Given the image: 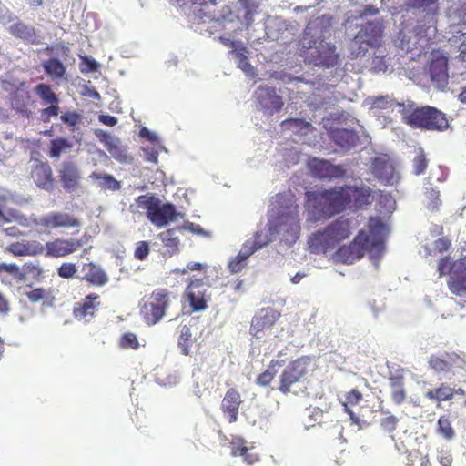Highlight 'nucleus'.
Instances as JSON below:
<instances>
[{"label":"nucleus","mask_w":466,"mask_h":466,"mask_svg":"<svg viewBox=\"0 0 466 466\" xmlns=\"http://www.w3.org/2000/svg\"><path fill=\"white\" fill-rule=\"evenodd\" d=\"M9 33L15 38L20 39L25 44L39 45L41 37L38 35L35 28L28 25L22 21H17L8 27Z\"/></svg>","instance_id":"obj_30"},{"label":"nucleus","mask_w":466,"mask_h":466,"mask_svg":"<svg viewBox=\"0 0 466 466\" xmlns=\"http://www.w3.org/2000/svg\"><path fill=\"white\" fill-rule=\"evenodd\" d=\"M368 235L364 230L359 231L349 245H343L336 251L337 258L346 264H352L361 258L366 252L373 257H380L384 251L386 225L378 217L368 220Z\"/></svg>","instance_id":"obj_2"},{"label":"nucleus","mask_w":466,"mask_h":466,"mask_svg":"<svg viewBox=\"0 0 466 466\" xmlns=\"http://www.w3.org/2000/svg\"><path fill=\"white\" fill-rule=\"evenodd\" d=\"M401 121L414 129L444 132L450 128L447 115L431 106H418L414 102L399 103Z\"/></svg>","instance_id":"obj_3"},{"label":"nucleus","mask_w":466,"mask_h":466,"mask_svg":"<svg viewBox=\"0 0 466 466\" xmlns=\"http://www.w3.org/2000/svg\"><path fill=\"white\" fill-rule=\"evenodd\" d=\"M31 178L37 187L52 191L55 187V178L51 166L47 162H37L31 169Z\"/></svg>","instance_id":"obj_25"},{"label":"nucleus","mask_w":466,"mask_h":466,"mask_svg":"<svg viewBox=\"0 0 466 466\" xmlns=\"http://www.w3.org/2000/svg\"><path fill=\"white\" fill-rule=\"evenodd\" d=\"M274 377L275 372L271 371L270 370H267L257 377L256 383L263 387L268 386L273 380Z\"/></svg>","instance_id":"obj_54"},{"label":"nucleus","mask_w":466,"mask_h":466,"mask_svg":"<svg viewBox=\"0 0 466 466\" xmlns=\"http://www.w3.org/2000/svg\"><path fill=\"white\" fill-rule=\"evenodd\" d=\"M77 271L76 265L73 262H64L57 268V275L62 279H71Z\"/></svg>","instance_id":"obj_51"},{"label":"nucleus","mask_w":466,"mask_h":466,"mask_svg":"<svg viewBox=\"0 0 466 466\" xmlns=\"http://www.w3.org/2000/svg\"><path fill=\"white\" fill-rule=\"evenodd\" d=\"M436 432L442 436L446 441H451L455 437V430L448 416L442 415L439 418L436 427Z\"/></svg>","instance_id":"obj_44"},{"label":"nucleus","mask_w":466,"mask_h":466,"mask_svg":"<svg viewBox=\"0 0 466 466\" xmlns=\"http://www.w3.org/2000/svg\"><path fill=\"white\" fill-rule=\"evenodd\" d=\"M26 298L32 303H36L51 297V292L44 288H35L25 293Z\"/></svg>","instance_id":"obj_50"},{"label":"nucleus","mask_w":466,"mask_h":466,"mask_svg":"<svg viewBox=\"0 0 466 466\" xmlns=\"http://www.w3.org/2000/svg\"><path fill=\"white\" fill-rule=\"evenodd\" d=\"M389 384L390 389L404 386V376L401 369H397L394 371L390 372Z\"/></svg>","instance_id":"obj_52"},{"label":"nucleus","mask_w":466,"mask_h":466,"mask_svg":"<svg viewBox=\"0 0 466 466\" xmlns=\"http://www.w3.org/2000/svg\"><path fill=\"white\" fill-rule=\"evenodd\" d=\"M90 235L84 234L81 238H56L46 242L44 253L49 258H65L76 252L81 247L89 241Z\"/></svg>","instance_id":"obj_11"},{"label":"nucleus","mask_w":466,"mask_h":466,"mask_svg":"<svg viewBox=\"0 0 466 466\" xmlns=\"http://www.w3.org/2000/svg\"><path fill=\"white\" fill-rule=\"evenodd\" d=\"M35 95L46 107L40 110V117L44 123L50 122L52 117H56L60 113L59 97L54 92L51 86L46 83L37 84L34 89Z\"/></svg>","instance_id":"obj_13"},{"label":"nucleus","mask_w":466,"mask_h":466,"mask_svg":"<svg viewBox=\"0 0 466 466\" xmlns=\"http://www.w3.org/2000/svg\"><path fill=\"white\" fill-rule=\"evenodd\" d=\"M182 229H188L189 231L202 236H209L208 232H206L200 225L194 224L192 222H186L183 227H181Z\"/></svg>","instance_id":"obj_59"},{"label":"nucleus","mask_w":466,"mask_h":466,"mask_svg":"<svg viewBox=\"0 0 466 466\" xmlns=\"http://www.w3.org/2000/svg\"><path fill=\"white\" fill-rule=\"evenodd\" d=\"M99 121L106 126L114 127L117 123V118L110 115H100Z\"/></svg>","instance_id":"obj_62"},{"label":"nucleus","mask_w":466,"mask_h":466,"mask_svg":"<svg viewBox=\"0 0 466 466\" xmlns=\"http://www.w3.org/2000/svg\"><path fill=\"white\" fill-rule=\"evenodd\" d=\"M383 25L380 21H370L364 24L354 37V44L359 45L356 56H363L370 46L379 45L382 36Z\"/></svg>","instance_id":"obj_12"},{"label":"nucleus","mask_w":466,"mask_h":466,"mask_svg":"<svg viewBox=\"0 0 466 466\" xmlns=\"http://www.w3.org/2000/svg\"><path fill=\"white\" fill-rule=\"evenodd\" d=\"M232 54L237 60L238 66L248 76L254 77L256 70L248 61V50L246 46H238L232 50Z\"/></svg>","instance_id":"obj_37"},{"label":"nucleus","mask_w":466,"mask_h":466,"mask_svg":"<svg viewBox=\"0 0 466 466\" xmlns=\"http://www.w3.org/2000/svg\"><path fill=\"white\" fill-rule=\"evenodd\" d=\"M310 364L309 356H302L289 362L279 377L278 390L285 395L294 392V387L300 384L309 373Z\"/></svg>","instance_id":"obj_10"},{"label":"nucleus","mask_w":466,"mask_h":466,"mask_svg":"<svg viewBox=\"0 0 466 466\" xmlns=\"http://www.w3.org/2000/svg\"><path fill=\"white\" fill-rule=\"evenodd\" d=\"M309 248L311 253H326L329 249L335 248L334 242L330 238V235L327 232L326 228L323 230H318L313 233L308 240Z\"/></svg>","instance_id":"obj_34"},{"label":"nucleus","mask_w":466,"mask_h":466,"mask_svg":"<svg viewBox=\"0 0 466 466\" xmlns=\"http://www.w3.org/2000/svg\"><path fill=\"white\" fill-rule=\"evenodd\" d=\"M299 45L300 55L310 64L329 68L339 63V55L336 52L335 44L331 42L302 37Z\"/></svg>","instance_id":"obj_5"},{"label":"nucleus","mask_w":466,"mask_h":466,"mask_svg":"<svg viewBox=\"0 0 466 466\" xmlns=\"http://www.w3.org/2000/svg\"><path fill=\"white\" fill-rule=\"evenodd\" d=\"M208 268V265L207 263L190 261L184 268H177L172 270L175 275H187L189 271H198L199 273H203L206 278V272Z\"/></svg>","instance_id":"obj_46"},{"label":"nucleus","mask_w":466,"mask_h":466,"mask_svg":"<svg viewBox=\"0 0 466 466\" xmlns=\"http://www.w3.org/2000/svg\"><path fill=\"white\" fill-rule=\"evenodd\" d=\"M279 318V313L272 308L259 309L252 319L250 334L258 338L259 333L270 329Z\"/></svg>","instance_id":"obj_23"},{"label":"nucleus","mask_w":466,"mask_h":466,"mask_svg":"<svg viewBox=\"0 0 466 466\" xmlns=\"http://www.w3.org/2000/svg\"><path fill=\"white\" fill-rule=\"evenodd\" d=\"M82 118V115L76 111H66L60 116L61 121L67 125L72 131L78 130Z\"/></svg>","instance_id":"obj_48"},{"label":"nucleus","mask_w":466,"mask_h":466,"mask_svg":"<svg viewBox=\"0 0 466 466\" xmlns=\"http://www.w3.org/2000/svg\"><path fill=\"white\" fill-rule=\"evenodd\" d=\"M362 399V393L358 389H352L345 394V401L342 402L343 410L350 416L354 424H359L360 420L350 407L358 405Z\"/></svg>","instance_id":"obj_36"},{"label":"nucleus","mask_w":466,"mask_h":466,"mask_svg":"<svg viewBox=\"0 0 466 466\" xmlns=\"http://www.w3.org/2000/svg\"><path fill=\"white\" fill-rule=\"evenodd\" d=\"M43 68L52 79H61L66 75V66L57 58H49L43 62Z\"/></svg>","instance_id":"obj_39"},{"label":"nucleus","mask_w":466,"mask_h":466,"mask_svg":"<svg viewBox=\"0 0 466 466\" xmlns=\"http://www.w3.org/2000/svg\"><path fill=\"white\" fill-rule=\"evenodd\" d=\"M90 177L99 181V187L102 189H108L112 191H117L121 188V184L110 174H99L93 172Z\"/></svg>","instance_id":"obj_42"},{"label":"nucleus","mask_w":466,"mask_h":466,"mask_svg":"<svg viewBox=\"0 0 466 466\" xmlns=\"http://www.w3.org/2000/svg\"><path fill=\"white\" fill-rule=\"evenodd\" d=\"M6 250L15 256H37L44 253V245L37 240L16 241L6 247Z\"/></svg>","instance_id":"obj_32"},{"label":"nucleus","mask_w":466,"mask_h":466,"mask_svg":"<svg viewBox=\"0 0 466 466\" xmlns=\"http://www.w3.org/2000/svg\"><path fill=\"white\" fill-rule=\"evenodd\" d=\"M428 162L424 150L422 148H419L412 161L413 173L416 176L424 174L428 167Z\"/></svg>","instance_id":"obj_47"},{"label":"nucleus","mask_w":466,"mask_h":466,"mask_svg":"<svg viewBox=\"0 0 466 466\" xmlns=\"http://www.w3.org/2000/svg\"><path fill=\"white\" fill-rule=\"evenodd\" d=\"M171 297L172 294L167 289H156L144 300L140 307V314L147 325H155L164 317L171 303Z\"/></svg>","instance_id":"obj_9"},{"label":"nucleus","mask_w":466,"mask_h":466,"mask_svg":"<svg viewBox=\"0 0 466 466\" xmlns=\"http://www.w3.org/2000/svg\"><path fill=\"white\" fill-rule=\"evenodd\" d=\"M462 360L454 352H444L442 355H431L429 358L428 364L437 373H447L452 371L454 368L461 367Z\"/></svg>","instance_id":"obj_27"},{"label":"nucleus","mask_w":466,"mask_h":466,"mask_svg":"<svg viewBox=\"0 0 466 466\" xmlns=\"http://www.w3.org/2000/svg\"><path fill=\"white\" fill-rule=\"evenodd\" d=\"M281 126L287 129L303 134H307L312 128L309 122L300 118L286 119L281 123Z\"/></svg>","instance_id":"obj_45"},{"label":"nucleus","mask_w":466,"mask_h":466,"mask_svg":"<svg viewBox=\"0 0 466 466\" xmlns=\"http://www.w3.org/2000/svg\"><path fill=\"white\" fill-rule=\"evenodd\" d=\"M194 342L195 339L193 338L190 328L187 325L182 326L177 342L181 349L182 354L186 356L189 355L191 352V347Z\"/></svg>","instance_id":"obj_43"},{"label":"nucleus","mask_w":466,"mask_h":466,"mask_svg":"<svg viewBox=\"0 0 466 466\" xmlns=\"http://www.w3.org/2000/svg\"><path fill=\"white\" fill-rule=\"evenodd\" d=\"M82 280L94 287H104L109 282L106 271L95 262H87L82 265Z\"/></svg>","instance_id":"obj_28"},{"label":"nucleus","mask_w":466,"mask_h":466,"mask_svg":"<svg viewBox=\"0 0 466 466\" xmlns=\"http://www.w3.org/2000/svg\"><path fill=\"white\" fill-rule=\"evenodd\" d=\"M260 234L255 235L254 242L246 241L238 255L228 263V270L231 273L240 272L247 265L248 258L258 248H262L267 242L258 240Z\"/></svg>","instance_id":"obj_22"},{"label":"nucleus","mask_w":466,"mask_h":466,"mask_svg":"<svg viewBox=\"0 0 466 466\" xmlns=\"http://www.w3.org/2000/svg\"><path fill=\"white\" fill-rule=\"evenodd\" d=\"M327 232L330 235L335 247L341 241L347 239L351 234V222L349 218L340 217L326 227Z\"/></svg>","instance_id":"obj_31"},{"label":"nucleus","mask_w":466,"mask_h":466,"mask_svg":"<svg viewBox=\"0 0 466 466\" xmlns=\"http://www.w3.org/2000/svg\"><path fill=\"white\" fill-rule=\"evenodd\" d=\"M308 167L311 175L319 179H340L346 176V169L341 165H333L326 159L312 158Z\"/></svg>","instance_id":"obj_17"},{"label":"nucleus","mask_w":466,"mask_h":466,"mask_svg":"<svg viewBox=\"0 0 466 466\" xmlns=\"http://www.w3.org/2000/svg\"><path fill=\"white\" fill-rule=\"evenodd\" d=\"M71 148L72 143L67 138L57 137L50 141L48 156L52 158H58L62 153H66Z\"/></svg>","instance_id":"obj_41"},{"label":"nucleus","mask_w":466,"mask_h":466,"mask_svg":"<svg viewBox=\"0 0 466 466\" xmlns=\"http://www.w3.org/2000/svg\"><path fill=\"white\" fill-rule=\"evenodd\" d=\"M329 138L337 146L344 150L355 147L360 138L356 132L347 128H334L329 131Z\"/></svg>","instance_id":"obj_33"},{"label":"nucleus","mask_w":466,"mask_h":466,"mask_svg":"<svg viewBox=\"0 0 466 466\" xmlns=\"http://www.w3.org/2000/svg\"><path fill=\"white\" fill-rule=\"evenodd\" d=\"M207 291L204 278L197 279L189 277L187 279L185 295L193 311H202L208 308Z\"/></svg>","instance_id":"obj_16"},{"label":"nucleus","mask_w":466,"mask_h":466,"mask_svg":"<svg viewBox=\"0 0 466 466\" xmlns=\"http://www.w3.org/2000/svg\"><path fill=\"white\" fill-rule=\"evenodd\" d=\"M397 423L398 419L391 415L384 418L381 420L380 425L386 431L391 432L396 429Z\"/></svg>","instance_id":"obj_56"},{"label":"nucleus","mask_w":466,"mask_h":466,"mask_svg":"<svg viewBox=\"0 0 466 466\" xmlns=\"http://www.w3.org/2000/svg\"><path fill=\"white\" fill-rule=\"evenodd\" d=\"M275 202L278 204V224L282 229L298 238L300 231L299 206L292 194H278Z\"/></svg>","instance_id":"obj_8"},{"label":"nucleus","mask_w":466,"mask_h":466,"mask_svg":"<svg viewBox=\"0 0 466 466\" xmlns=\"http://www.w3.org/2000/svg\"><path fill=\"white\" fill-rule=\"evenodd\" d=\"M59 181L66 192H74L80 187L81 172L77 164L72 159L64 160L58 169Z\"/></svg>","instance_id":"obj_20"},{"label":"nucleus","mask_w":466,"mask_h":466,"mask_svg":"<svg viewBox=\"0 0 466 466\" xmlns=\"http://www.w3.org/2000/svg\"><path fill=\"white\" fill-rule=\"evenodd\" d=\"M425 397L436 401L437 405L440 406L441 401H448L453 399L452 388L445 383H441L439 387L429 390L425 393Z\"/></svg>","instance_id":"obj_38"},{"label":"nucleus","mask_w":466,"mask_h":466,"mask_svg":"<svg viewBox=\"0 0 466 466\" xmlns=\"http://www.w3.org/2000/svg\"><path fill=\"white\" fill-rule=\"evenodd\" d=\"M35 225L47 230L57 228H75L81 226V221L76 216L60 211H52L39 217Z\"/></svg>","instance_id":"obj_15"},{"label":"nucleus","mask_w":466,"mask_h":466,"mask_svg":"<svg viewBox=\"0 0 466 466\" xmlns=\"http://www.w3.org/2000/svg\"><path fill=\"white\" fill-rule=\"evenodd\" d=\"M9 103L11 108L19 116L25 118L32 117L35 100L25 82L20 83L10 93Z\"/></svg>","instance_id":"obj_14"},{"label":"nucleus","mask_w":466,"mask_h":466,"mask_svg":"<svg viewBox=\"0 0 466 466\" xmlns=\"http://www.w3.org/2000/svg\"><path fill=\"white\" fill-rule=\"evenodd\" d=\"M439 275H448L449 290L458 297L466 296V259L452 261L450 257L441 258L438 263Z\"/></svg>","instance_id":"obj_7"},{"label":"nucleus","mask_w":466,"mask_h":466,"mask_svg":"<svg viewBox=\"0 0 466 466\" xmlns=\"http://www.w3.org/2000/svg\"><path fill=\"white\" fill-rule=\"evenodd\" d=\"M145 159L147 162L157 164L158 160V151L155 147H144Z\"/></svg>","instance_id":"obj_58"},{"label":"nucleus","mask_w":466,"mask_h":466,"mask_svg":"<svg viewBox=\"0 0 466 466\" xmlns=\"http://www.w3.org/2000/svg\"><path fill=\"white\" fill-rule=\"evenodd\" d=\"M431 79L438 87H444L448 84V57L440 51L431 53L429 66Z\"/></svg>","instance_id":"obj_21"},{"label":"nucleus","mask_w":466,"mask_h":466,"mask_svg":"<svg viewBox=\"0 0 466 466\" xmlns=\"http://www.w3.org/2000/svg\"><path fill=\"white\" fill-rule=\"evenodd\" d=\"M118 345L123 350H138L140 347L139 341L137 339V337L133 332H126L124 333L120 339Z\"/></svg>","instance_id":"obj_49"},{"label":"nucleus","mask_w":466,"mask_h":466,"mask_svg":"<svg viewBox=\"0 0 466 466\" xmlns=\"http://www.w3.org/2000/svg\"><path fill=\"white\" fill-rule=\"evenodd\" d=\"M242 403L241 395L237 388H229L221 401L220 409L229 423H234L238 418V410Z\"/></svg>","instance_id":"obj_26"},{"label":"nucleus","mask_w":466,"mask_h":466,"mask_svg":"<svg viewBox=\"0 0 466 466\" xmlns=\"http://www.w3.org/2000/svg\"><path fill=\"white\" fill-rule=\"evenodd\" d=\"M332 16L329 15H322L311 18L304 30L302 37L308 39H324L327 34H329L332 26Z\"/></svg>","instance_id":"obj_24"},{"label":"nucleus","mask_w":466,"mask_h":466,"mask_svg":"<svg viewBox=\"0 0 466 466\" xmlns=\"http://www.w3.org/2000/svg\"><path fill=\"white\" fill-rule=\"evenodd\" d=\"M149 254V245L147 241H139L134 252V256L138 260H144Z\"/></svg>","instance_id":"obj_53"},{"label":"nucleus","mask_w":466,"mask_h":466,"mask_svg":"<svg viewBox=\"0 0 466 466\" xmlns=\"http://www.w3.org/2000/svg\"><path fill=\"white\" fill-rule=\"evenodd\" d=\"M434 249L439 253H443L447 251L451 247V242L446 238H440L433 243Z\"/></svg>","instance_id":"obj_57"},{"label":"nucleus","mask_w":466,"mask_h":466,"mask_svg":"<svg viewBox=\"0 0 466 466\" xmlns=\"http://www.w3.org/2000/svg\"><path fill=\"white\" fill-rule=\"evenodd\" d=\"M414 7H428L433 5L437 0H410Z\"/></svg>","instance_id":"obj_63"},{"label":"nucleus","mask_w":466,"mask_h":466,"mask_svg":"<svg viewBox=\"0 0 466 466\" xmlns=\"http://www.w3.org/2000/svg\"><path fill=\"white\" fill-rule=\"evenodd\" d=\"M101 306L100 296L97 293L92 292L74 304L72 314L78 320L90 321L96 316Z\"/></svg>","instance_id":"obj_19"},{"label":"nucleus","mask_w":466,"mask_h":466,"mask_svg":"<svg viewBox=\"0 0 466 466\" xmlns=\"http://www.w3.org/2000/svg\"><path fill=\"white\" fill-rule=\"evenodd\" d=\"M406 390L404 389V386L391 389V399L394 403L400 405L404 402L406 399Z\"/></svg>","instance_id":"obj_55"},{"label":"nucleus","mask_w":466,"mask_h":466,"mask_svg":"<svg viewBox=\"0 0 466 466\" xmlns=\"http://www.w3.org/2000/svg\"><path fill=\"white\" fill-rule=\"evenodd\" d=\"M181 229L182 228H169L158 234V238L166 248L165 253L169 257L177 254L179 251L180 240L176 233Z\"/></svg>","instance_id":"obj_35"},{"label":"nucleus","mask_w":466,"mask_h":466,"mask_svg":"<svg viewBox=\"0 0 466 466\" xmlns=\"http://www.w3.org/2000/svg\"><path fill=\"white\" fill-rule=\"evenodd\" d=\"M256 100L260 108L268 115L273 116L279 113L284 102L274 87L260 86L255 92Z\"/></svg>","instance_id":"obj_18"},{"label":"nucleus","mask_w":466,"mask_h":466,"mask_svg":"<svg viewBox=\"0 0 466 466\" xmlns=\"http://www.w3.org/2000/svg\"><path fill=\"white\" fill-rule=\"evenodd\" d=\"M25 271L36 278L43 275L42 268L33 263L25 264Z\"/></svg>","instance_id":"obj_60"},{"label":"nucleus","mask_w":466,"mask_h":466,"mask_svg":"<svg viewBox=\"0 0 466 466\" xmlns=\"http://www.w3.org/2000/svg\"><path fill=\"white\" fill-rule=\"evenodd\" d=\"M438 461L442 466H451L452 456L448 451L441 452L438 457Z\"/></svg>","instance_id":"obj_61"},{"label":"nucleus","mask_w":466,"mask_h":466,"mask_svg":"<svg viewBox=\"0 0 466 466\" xmlns=\"http://www.w3.org/2000/svg\"><path fill=\"white\" fill-rule=\"evenodd\" d=\"M372 168L374 174L380 179L386 180L387 182H389L393 177L394 167L390 163L384 159L376 158L373 161Z\"/></svg>","instance_id":"obj_40"},{"label":"nucleus","mask_w":466,"mask_h":466,"mask_svg":"<svg viewBox=\"0 0 466 466\" xmlns=\"http://www.w3.org/2000/svg\"><path fill=\"white\" fill-rule=\"evenodd\" d=\"M231 456L243 458L244 462L252 465L259 461V455L253 452V447H248V442L242 437H233L229 442Z\"/></svg>","instance_id":"obj_29"},{"label":"nucleus","mask_w":466,"mask_h":466,"mask_svg":"<svg viewBox=\"0 0 466 466\" xmlns=\"http://www.w3.org/2000/svg\"><path fill=\"white\" fill-rule=\"evenodd\" d=\"M138 208L146 210V216L155 226L162 228L169 222L177 220L180 216L172 203H162L161 200L150 194L141 195L136 198Z\"/></svg>","instance_id":"obj_6"},{"label":"nucleus","mask_w":466,"mask_h":466,"mask_svg":"<svg viewBox=\"0 0 466 466\" xmlns=\"http://www.w3.org/2000/svg\"><path fill=\"white\" fill-rule=\"evenodd\" d=\"M379 13V9L371 5H365L362 9L363 15H374Z\"/></svg>","instance_id":"obj_64"},{"label":"nucleus","mask_w":466,"mask_h":466,"mask_svg":"<svg viewBox=\"0 0 466 466\" xmlns=\"http://www.w3.org/2000/svg\"><path fill=\"white\" fill-rule=\"evenodd\" d=\"M305 208L314 220L332 218L347 209L362 208L372 202L368 186L343 185L305 193Z\"/></svg>","instance_id":"obj_1"},{"label":"nucleus","mask_w":466,"mask_h":466,"mask_svg":"<svg viewBox=\"0 0 466 466\" xmlns=\"http://www.w3.org/2000/svg\"><path fill=\"white\" fill-rule=\"evenodd\" d=\"M193 5H199V9L195 15L203 18L204 16L210 21H230L240 19L241 12L248 14L249 5L248 0H238L234 7L229 5H223L224 0H191Z\"/></svg>","instance_id":"obj_4"}]
</instances>
